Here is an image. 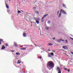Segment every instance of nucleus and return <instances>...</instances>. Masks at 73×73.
<instances>
[{
  "instance_id": "f257e3e1",
  "label": "nucleus",
  "mask_w": 73,
  "mask_h": 73,
  "mask_svg": "<svg viewBox=\"0 0 73 73\" xmlns=\"http://www.w3.org/2000/svg\"><path fill=\"white\" fill-rule=\"evenodd\" d=\"M47 66L49 70H51L52 69L54 68V63L52 61L48 62L47 64Z\"/></svg>"
},
{
  "instance_id": "f03ea898",
  "label": "nucleus",
  "mask_w": 73,
  "mask_h": 73,
  "mask_svg": "<svg viewBox=\"0 0 73 73\" xmlns=\"http://www.w3.org/2000/svg\"><path fill=\"white\" fill-rule=\"evenodd\" d=\"M61 12H62L63 14H66V12L63 9H61L60 12L58 16V17H60L61 16Z\"/></svg>"
},
{
  "instance_id": "7ed1b4c3",
  "label": "nucleus",
  "mask_w": 73,
  "mask_h": 73,
  "mask_svg": "<svg viewBox=\"0 0 73 73\" xmlns=\"http://www.w3.org/2000/svg\"><path fill=\"white\" fill-rule=\"evenodd\" d=\"M43 72L44 73H48L47 71H46L45 67L43 69Z\"/></svg>"
},
{
  "instance_id": "20e7f679",
  "label": "nucleus",
  "mask_w": 73,
  "mask_h": 73,
  "mask_svg": "<svg viewBox=\"0 0 73 73\" xmlns=\"http://www.w3.org/2000/svg\"><path fill=\"white\" fill-rule=\"evenodd\" d=\"M62 48L63 49H68V47H67L66 46H63Z\"/></svg>"
},
{
  "instance_id": "39448f33",
  "label": "nucleus",
  "mask_w": 73,
  "mask_h": 73,
  "mask_svg": "<svg viewBox=\"0 0 73 73\" xmlns=\"http://www.w3.org/2000/svg\"><path fill=\"white\" fill-rule=\"evenodd\" d=\"M48 15V14H46L45 15H44L43 17L42 18V19H43L44 18H45V17H46V16H47Z\"/></svg>"
},
{
  "instance_id": "423d86ee",
  "label": "nucleus",
  "mask_w": 73,
  "mask_h": 73,
  "mask_svg": "<svg viewBox=\"0 0 73 73\" xmlns=\"http://www.w3.org/2000/svg\"><path fill=\"white\" fill-rule=\"evenodd\" d=\"M14 44L15 46H18V45H17V43H16V42H14Z\"/></svg>"
},
{
  "instance_id": "0eeeda50",
  "label": "nucleus",
  "mask_w": 73,
  "mask_h": 73,
  "mask_svg": "<svg viewBox=\"0 0 73 73\" xmlns=\"http://www.w3.org/2000/svg\"><path fill=\"white\" fill-rule=\"evenodd\" d=\"M57 70L58 71H61V69H60V68H59V67H58L57 68Z\"/></svg>"
},
{
  "instance_id": "6e6552de",
  "label": "nucleus",
  "mask_w": 73,
  "mask_h": 73,
  "mask_svg": "<svg viewBox=\"0 0 73 73\" xmlns=\"http://www.w3.org/2000/svg\"><path fill=\"white\" fill-rule=\"evenodd\" d=\"M62 5H63V7H64V8H66V5H65V4H64L63 3Z\"/></svg>"
},
{
  "instance_id": "1a4fd4ad",
  "label": "nucleus",
  "mask_w": 73,
  "mask_h": 73,
  "mask_svg": "<svg viewBox=\"0 0 73 73\" xmlns=\"http://www.w3.org/2000/svg\"><path fill=\"white\" fill-rule=\"evenodd\" d=\"M5 46H4V45H3L2 46V47L1 48V49H5Z\"/></svg>"
},
{
  "instance_id": "9d476101",
  "label": "nucleus",
  "mask_w": 73,
  "mask_h": 73,
  "mask_svg": "<svg viewBox=\"0 0 73 73\" xmlns=\"http://www.w3.org/2000/svg\"><path fill=\"white\" fill-rule=\"evenodd\" d=\"M39 19H38L37 18V17H35L34 19V20H39Z\"/></svg>"
},
{
  "instance_id": "9b49d317",
  "label": "nucleus",
  "mask_w": 73,
  "mask_h": 73,
  "mask_svg": "<svg viewBox=\"0 0 73 73\" xmlns=\"http://www.w3.org/2000/svg\"><path fill=\"white\" fill-rule=\"evenodd\" d=\"M48 57H52V56H51V54L50 53L48 54Z\"/></svg>"
},
{
  "instance_id": "f8f14e48",
  "label": "nucleus",
  "mask_w": 73,
  "mask_h": 73,
  "mask_svg": "<svg viewBox=\"0 0 73 73\" xmlns=\"http://www.w3.org/2000/svg\"><path fill=\"white\" fill-rule=\"evenodd\" d=\"M23 36L24 37H26V36H27V35H26V34H25V33H23Z\"/></svg>"
},
{
  "instance_id": "ddd939ff",
  "label": "nucleus",
  "mask_w": 73,
  "mask_h": 73,
  "mask_svg": "<svg viewBox=\"0 0 73 73\" xmlns=\"http://www.w3.org/2000/svg\"><path fill=\"white\" fill-rule=\"evenodd\" d=\"M21 12H23V11H21L18 10V13H21Z\"/></svg>"
},
{
  "instance_id": "4468645a",
  "label": "nucleus",
  "mask_w": 73,
  "mask_h": 73,
  "mask_svg": "<svg viewBox=\"0 0 73 73\" xmlns=\"http://www.w3.org/2000/svg\"><path fill=\"white\" fill-rule=\"evenodd\" d=\"M15 54L16 55H20V53H19V52H17L15 53Z\"/></svg>"
},
{
  "instance_id": "2eb2a0df",
  "label": "nucleus",
  "mask_w": 73,
  "mask_h": 73,
  "mask_svg": "<svg viewBox=\"0 0 73 73\" xmlns=\"http://www.w3.org/2000/svg\"><path fill=\"white\" fill-rule=\"evenodd\" d=\"M20 60H18L17 61V64H20V63H21V62H20Z\"/></svg>"
},
{
  "instance_id": "dca6fc26",
  "label": "nucleus",
  "mask_w": 73,
  "mask_h": 73,
  "mask_svg": "<svg viewBox=\"0 0 73 73\" xmlns=\"http://www.w3.org/2000/svg\"><path fill=\"white\" fill-rule=\"evenodd\" d=\"M36 23L37 24H39V21H38V20H37L36 21Z\"/></svg>"
},
{
  "instance_id": "f3484780",
  "label": "nucleus",
  "mask_w": 73,
  "mask_h": 73,
  "mask_svg": "<svg viewBox=\"0 0 73 73\" xmlns=\"http://www.w3.org/2000/svg\"><path fill=\"white\" fill-rule=\"evenodd\" d=\"M50 54L51 55V56H54V54H53V53L52 52L51 53H50Z\"/></svg>"
},
{
  "instance_id": "a211bd4d",
  "label": "nucleus",
  "mask_w": 73,
  "mask_h": 73,
  "mask_svg": "<svg viewBox=\"0 0 73 73\" xmlns=\"http://www.w3.org/2000/svg\"><path fill=\"white\" fill-rule=\"evenodd\" d=\"M49 28L48 27H45V29L47 30H49Z\"/></svg>"
},
{
  "instance_id": "6ab92c4d",
  "label": "nucleus",
  "mask_w": 73,
  "mask_h": 73,
  "mask_svg": "<svg viewBox=\"0 0 73 73\" xmlns=\"http://www.w3.org/2000/svg\"><path fill=\"white\" fill-rule=\"evenodd\" d=\"M21 50H26V48H21Z\"/></svg>"
},
{
  "instance_id": "aec40b11",
  "label": "nucleus",
  "mask_w": 73,
  "mask_h": 73,
  "mask_svg": "<svg viewBox=\"0 0 73 73\" xmlns=\"http://www.w3.org/2000/svg\"><path fill=\"white\" fill-rule=\"evenodd\" d=\"M7 11L8 13H9V12H10V10H9V9L7 10Z\"/></svg>"
},
{
  "instance_id": "412c9836",
  "label": "nucleus",
  "mask_w": 73,
  "mask_h": 73,
  "mask_svg": "<svg viewBox=\"0 0 73 73\" xmlns=\"http://www.w3.org/2000/svg\"><path fill=\"white\" fill-rule=\"evenodd\" d=\"M33 9H37V7H34L33 8Z\"/></svg>"
},
{
  "instance_id": "4be33fe9",
  "label": "nucleus",
  "mask_w": 73,
  "mask_h": 73,
  "mask_svg": "<svg viewBox=\"0 0 73 73\" xmlns=\"http://www.w3.org/2000/svg\"><path fill=\"white\" fill-rule=\"evenodd\" d=\"M48 24H50V21H48Z\"/></svg>"
},
{
  "instance_id": "5701e85b",
  "label": "nucleus",
  "mask_w": 73,
  "mask_h": 73,
  "mask_svg": "<svg viewBox=\"0 0 73 73\" xmlns=\"http://www.w3.org/2000/svg\"><path fill=\"white\" fill-rule=\"evenodd\" d=\"M48 45L52 46V45H53V44H52V43H49L48 44Z\"/></svg>"
},
{
  "instance_id": "b1692460",
  "label": "nucleus",
  "mask_w": 73,
  "mask_h": 73,
  "mask_svg": "<svg viewBox=\"0 0 73 73\" xmlns=\"http://www.w3.org/2000/svg\"><path fill=\"white\" fill-rule=\"evenodd\" d=\"M5 45H6V46H7V47L9 46L8 44H6Z\"/></svg>"
},
{
  "instance_id": "393cba45",
  "label": "nucleus",
  "mask_w": 73,
  "mask_h": 73,
  "mask_svg": "<svg viewBox=\"0 0 73 73\" xmlns=\"http://www.w3.org/2000/svg\"><path fill=\"white\" fill-rule=\"evenodd\" d=\"M64 70H68V69H67V68H64Z\"/></svg>"
},
{
  "instance_id": "a878e982",
  "label": "nucleus",
  "mask_w": 73,
  "mask_h": 73,
  "mask_svg": "<svg viewBox=\"0 0 73 73\" xmlns=\"http://www.w3.org/2000/svg\"><path fill=\"white\" fill-rule=\"evenodd\" d=\"M36 13H37V14H38V15H39V13H38V12L37 11L36 12Z\"/></svg>"
},
{
  "instance_id": "bb28decb",
  "label": "nucleus",
  "mask_w": 73,
  "mask_h": 73,
  "mask_svg": "<svg viewBox=\"0 0 73 73\" xmlns=\"http://www.w3.org/2000/svg\"><path fill=\"white\" fill-rule=\"evenodd\" d=\"M67 70L68 72H70V70L68 69V70Z\"/></svg>"
},
{
  "instance_id": "cd10ccee",
  "label": "nucleus",
  "mask_w": 73,
  "mask_h": 73,
  "mask_svg": "<svg viewBox=\"0 0 73 73\" xmlns=\"http://www.w3.org/2000/svg\"><path fill=\"white\" fill-rule=\"evenodd\" d=\"M58 73H61V71H58Z\"/></svg>"
},
{
  "instance_id": "c85d7f7f",
  "label": "nucleus",
  "mask_w": 73,
  "mask_h": 73,
  "mask_svg": "<svg viewBox=\"0 0 73 73\" xmlns=\"http://www.w3.org/2000/svg\"><path fill=\"white\" fill-rule=\"evenodd\" d=\"M6 7V8H9V6H8L7 5Z\"/></svg>"
},
{
  "instance_id": "c756f323",
  "label": "nucleus",
  "mask_w": 73,
  "mask_h": 73,
  "mask_svg": "<svg viewBox=\"0 0 73 73\" xmlns=\"http://www.w3.org/2000/svg\"><path fill=\"white\" fill-rule=\"evenodd\" d=\"M3 39H0V41H3Z\"/></svg>"
},
{
  "instance_id": "7c9ffc66",
  "label": "nucleus",
  "mask_w": 73,
  "mask_h": 73,
  "mask_svg": "<svg viewBox=\"0 0 73 73\" xmlns=\"http://www.w3.org/2000/svg\"><path fill=\"white\" fill-rule=\"evenodd\" d=\"M61 41H64V40L61 39Z\"/></svg>"
},
{
  "instance_id": "2f4dec72",
  "label": "nucleus",
  "mask_w": 73,
  "mask_h": 73,
  "mask_svg": "<svg viewBox=\"0 0 73 73\" xmlns=\"http://www.w3.org/2000/svg\"><path fill=\"white\" fill-rule=\"evenodd\" d=\"M70 38H71V40H73V38L70 37Z\"/></svg>"
},
{
  "instance_id": "473e14b6",
  "label": "nucleus",
  "mask_w": 73,
  "mask_h": 73,
  "mask_svg": "<svg viewBox=\"0 0 73 73\" xmlns=\"http://www.w3.org/2000/svg\"><path fill=\"white\" fill-rule=\"evenodd\" d=\"M55 38H56L55 37H54V38H53V40H55Z\"/></svg>"
},
{
  "instance_id": "72a5a7b5",
  "label": "nucleus",
  "mask_w": 73,
  "mask_h": 73,
  "mask_svg": "<svg viewBox=\"0 0 73 73\" xmlns=\"http://www.w3.org/2000/svg\"><path fill=\"white\" fill-rule=\"evenodd\" d=\"M59 13V11H58L57 12V15L58 14V13Z\"/></svg>"
},
{
  "instance_id": "f704fd0d",
  "label": "nucleus",
  "mask_w": 73,
  "mask_h": 73,
  "mask_svg": "<svg viewBox=\"0 0 73 73\" xmlns=\"http://www.w3.org/2000/svg\"><path fill=\"white\" fill-rule=\"evenodd\" d=\"M71 54H73V52H71Z\"/></svg>"
},
{
  "instance_id": "c9c22d12",
  "label": "nucleus",
  "mask_w": 73,
  "mask_h": 73,
  "mask_svg": "<svg viewBox=\"0 0 73 73\" xmlns=\"http://www.w3.org/2000/svg\"><path fill=\"white\" fill-rule=\"evenodd\" d=\"M40 59H41V58H42V57L41 56H40V58H39Z\"/></svg>"
},
{
  "instance_id": "e433bc0d",
  "label": "nucleus",
  "mask_w": 73,
  "mask_h": 73,
  "mask_svg": "<svg viewBox=\"0 0 73 73\" xmlns=\"http://www.w3.org/2000/svg\"><path fill=\"white\" fill-rule=\"evenodd\" d=\"M52 52H55V51L54 50H52Z\"/></svg>"
},
{
  "instance_id": "4c0bfd02",
  "label": "nucleus",
  "mask_w": 73,
  "mask_h": 73,
  "mask_svg": "<svg viewBox=\"0 0 73 73\" xmlns=\"http://www.w3.org/2000/svg\"><path fill=\"white\" fill-rule=\"evenodd\" d=\"M66 42H68V41H67V40H66Z\"/></svg>"
},
{
  "instance_id": "58836bf2",
  "label": "nucleus",
  "mask_w": 73,
  "mask_h": 73,
  "mask_svg": "<svg viewBox=\"0 0 73 73\" xmlns=\"http://www.w3.org/2000/svg\"><path fill=\"white\" fill-rule=\"evenodd\" d=\"M6 5V6H7V5H8V4H7V3H5Z\"/></svg>"
},
{
  "instance_id": "ea45409f",
  "label": "nucleus",
  "mask_w": 73,
  "mask_h": 73,
  "mask_svg": "<svg viewBox=\"0 0 73 73\" xmlns=\"http://www.w3.org/2000/svg\"><path fill=\"white\" fill-rule=\"evenodd\" d=\"M15 52V50H13V51H12V52Z\"/></svg>"
},
{
  "instance_id": "a19ab883",
  "label": "nucleus",
  "mask_w": 73,
  "mask_h": 73,
  "mask_svg": "<svg viewBox=\"0 0 73 73\" xmlns=\"http://www.w3.org/2000/svg\"><path fill=\"white\" fill-rule=\"evenodd\" d=\"M70 35L71 36H73V35Z\"/></svg>"
},
{
  "instance_id": "79ce46f5",
  "label": "nucleus",
  "mask_w": 73,
  "mask_h": 73,
  "mask_svg": "<svg viewBox=\"0 0 73 73\" xmlns=\"http://www.w3.org/2000/svg\"><path fill=\"white\" fill-rule=\"evenodd\" d=\"M1 44V42L0 41V44Z\"/></svg>"
},
{
  "instance_id": "37998d69",
  "label": "nucleus",
  "mask_w": 73,
  "mask_h": 73,
  "mask_svg": "<svg viewBox=\"0 0 73 73\" xmlns=\"http://www.w3.org/2000/svg\"><path fill=\"white\" fill-rule=\"evenodd\" d=\"M49 51H50V50H49Z\"/></svg>"
},
{
  "instance_id": "c03bdc74",
  "label": "nucleus",
  "mask_w": 73,
  "mask_h": 73,
  "mask_svg": "<svg viewBox=\"0 0 73 73\" xmlns=\"http://www.w3.org/2000/svg\"><path fill=\"white\" fill-rule=\"evenodd\" d=\"M21 15V14L20 15Z\"/></svg>"
},
{
  "instance_id": "a18cd8bd",
  "label": "nucleus",
  "mask_w": 73,
  "mask_h": 73,
  "mask_svg": "<svg viewBox=\"0 0 73 73\" xmlns=\"http://www.w3.org/2000/svg\"><path fill=\"white\" fill-rule=\"evenodd\" d=\"M30 46H32V45H31Z\"/></svg>"
},
{
  "instance_id": "49530a36",
  "label": "nucleus",
  "mask_w": 73,
  "mask_h": 73,
  "mask_svg": "<svg viewBox=\"0 0 73 73\" xmlns=\"http://www.w3.org/2000/svg\"><path fill=\"white\" fill-rule=\"evenodd\" d=\"M41 52H42V51H41Z\"/></svg>"
},
{
  "instance_id": "de8ad7c7",
  "label": "nucleus",
  "mask_w": 73,
  "mask_h": 73,
  "mask_svg": "<svg viewBox=\"0 0 73 73\" xmlns=\"http://www.w3.org/2000/svg\"><path fill=\"white\" fill-rule=\"evenodd\" d=\"M9 1H11V0H9Z\"/></svg>"
},
{
  "instance_id": "09e8293b",
  "label": "nucleus",
  "mask_w": 73,
  "mask_h": 73,
  "mask_svg": "<svg viewBox=\"0 0 73 73\" xmlns=\"http://www.w3.org/2000/svg\"><path fill=\"white\" fill-rule=\"evenodd\" d=\"M18 5H17V6Z\"/></svg>"
}]
</instances>
